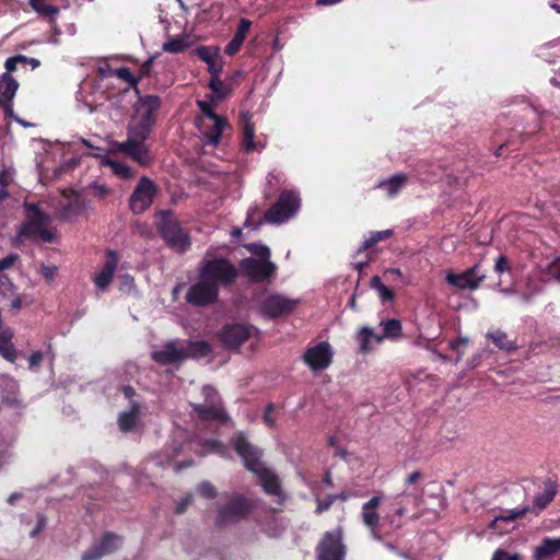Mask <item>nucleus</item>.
<instances>
[{
	"label": "nucleus",
	"mask_w": 560,
	"mask_h": 560,
	"mask_svg": "<svg viewBox=\"0 0 560 560\" xmlns=\"http://www.w3.org/2000/svg\"><path fill=\"white\" fill-rule=\"evenodd\" d=\"M232 444L242 458L245 468L258 477L265 492L277 497L279 500H283L284 495L278 477L260 460L262 456L261 450L249 443L243 433L236 434L232 440Z\"/></svg>",
	"instance_id": "f257e3e1"
},
{
	"label": "nucleus",
	"mask_w": 560,
	"mask_h": 560,
	"mask_svg": "<svg viewBox=\"0 0 560 560\" xmlns=\"http://www.w3.org/2000/svg\"><path fill=\"white\" fill-rule=\"evenodd\" d=\"M153 125L149 120L142 121L136 117L131 119L128 130V139L124 142H115L112 152H122L139 164H148L151 160L144 144Z\"/></svg>",
	"instance_id": "f03ea898"
},
{
	"label": "nucleus",
	"mask_w": 560,
	"mask_h": 560,
	"mask_svg": "<svg viewBox=\"0 0 560 560\" xmlns=\"http://www.w3.org/2000/svg\"><path fill=\"white\" fill-rule=\"evenodd\" d=\"M26 221L19 230V236L51 243L56 240V231L50 226L51 218L37 205L25 203Z\"/></svg>",
	"instance_id": "7ed1b4c3"
},
{
	"label": "nucleus",
	"mask_w": 560,
	"mask_h": 560,
	"mask_svg": "<svg viewBox=\"0 0 560 560\" xmlns=\"http://www.w3.org/2000/svg\"><path fill=\"white\" fill-rule=\"evenodd\" d=\"M246 248L257 257L245 258L241 262L243 272L254 281L269 279L276 271V265L270 261V249L262 244H248Z\"/></svg>",
	"instance_id": "20e7f679"
},
{
	"label": "nucleus",
	"mask_w": 560,
	"mask_h": 560,
	"mask_svg": "<svg viewBox=\"0 0 560 560\" xmlns=\"http://www.w3.org/2000/svg\"><path fill=\"white\" fill-rule=\"evenodd\" d=\"M421 479L422 475L420 471L409 474L405 480L402 492L394 498L396 509L393 514L386 516L394 529L401 527V523L396 518H400L406 513V501L412 500V502L417 503L422 497L423 488L418 485Z\"/></svg>",
	"instance_id": "39448f33"
},
{
	"label": "nucleus",
	"mask_w": 560,
	"mask_h": 560,
	"mask_svg": "<svg viewBox=\"0 0 560 560\" xmlns=\"http://www.w3.org/2000/svg\"><path fill=\"white\" fill-rule=\"evenodd\" d=\"M198 107L201 116L197 119L199 131L203 136L206 143L217 145L220 141L223 130L228 127L226 120L218 116L208 101H198Z\"/></svg>",
	"instance_id": "423d86ee"
},
{
	"label": "nucleus",
	"mask_w": 560,
	"mask_h": 560,
	"mask_svg": "<svg viewBox=\"0 0 560 560\" xmlns=\"http://www.w3.org/2000/svg\"><path fill=\"white\" fill-rule=\"evenodd\" d=\"M199 271L209 281L215 283L218 289L220 285L232 283L236 278L235 267L224 258H215L210 252H207Z\"/></svg>",
	"instance_id": "0eeeda50"
},
{
	"label": "nucleus",
	"mask_w": 560,
	"mask_h": 560,
	"mask_svg": "<svg viewBox=\"0 0 560 560\" xmlns=\"http://www.w3.org/2000/svg\"><path fill=\"white\" fill-rule=\"evenodd\" d=\"M301 199L296 191H283L278 201L265 213V220L271 224H281L296 214Z\"/></svg>",
	"instance_id": "6e6552de"
},
{
	"label": "nucleus",
	"mask_w": 560,
	"mask_h": 560,
	"mask_svg": "<svg viewBox=\"0 0 560 560\" xmlns=\"http://www.w3.org/2000/svg\"><path fill=\"white\" fill-rule=\"evenodd\" d=\"M159 232L166 244L178 253H184L190 245L188 234L167 213H163L158 223Z\"/></svg>",
	"instance_id": "1a4fd4ad"
},
{
	"label": "nucleus",
	"mask_w": 560,
	"mask_h": 560,
	"mask_svg": "<svg viewBox=\"0 0 560 560\" xmlns=\"http://www.w3.org/2000/svg\"><path fill=\"white\" fill-rule=\"evenodd\" d=\"M317 560H345L346 547L340 529L327 532L317 546Z\"/></svg>",
	"instance_id": "9d476101"
},
{
	"label": "nucleus",
	"mask_w": 560,
	"mask_h": 560,
	"mask_svg": "<svg viewBox=\"0 0 560 560\" xmlns=\"http://www.w3.org/2000/svg\"><path fill=\"white\" fill-rule=\"evenodd\" d=\"M218 290L215 283L209 281V279L205 278L203 273L199 271V280L189 288L186 300L188 303L196 306L208 305L217 300Z\"/></svg>",
	"instance_id": "9b49d317"
},
{
	"label": "nucleus",
	"mask_w": 560,
	"mask_h": 560,
	"mask_svg": "<svg viewBox=\"0 0 560 560\" xmlns=\"http://www.w3.org/2000/svg\"><path fill=\"white\" fill-rule=\"evenodd\" d=\"M334 357V350L327 341H322L316 345L310 346L304 354L303 362L312 371H322L327 369Z\"/></svg>",
	"instance_id": "f8f14e48"
},
{
	"label": "nucleus",
	"mask_w": 560,
	"mask_h": 560,
	"mask_svg": "<svg viewBox=\"0 0 560 560\" xmlns=\"http://www.w3.org/2000/svg\"><path fill=\"white\" fill-rule=\"evenodd\" d=\"M155 192L154 183L148 177H141L129 200L131 211L142 213L147 210L151 206Z\"/></svg>",
	"instance_id": "ddd939ff"
},
{
	"label": "nucleus",
	"mask_w": 560,
	"mask_h": 560,
	"mask_svg": "<svg viewBox=\"0 0 560 560\" xmlns=\"http://www.w3.org/2000/svg\"><path fill=\"white\" fill-rule=\"evenodd\" d=\"M202 394L205 396V402L192 405L194 410L199 415V417L205 420L225 419L217 390L211 386H205L202 388Z\"/></svg>",
	"instance_id": "4468645a"
},
{
	"label": "nucleus",
	"mask_w": 560,
	"mask_h": 560,
	"mask_svg": "<svg viewBox=\"0 0 560 560\" xmlns=\"http://www.w3.org/2000/svg\"><path fill=\"white\" fill-rule=\"evenodd\" d=\"M485 279L486 273L480 271V266L478 264L460 273L448 272L445 277L446 282L450 285L459 290L470 291L478 289Z\"/></svg>",
	"instance_id": "2eb2a0df"
},
{
	"label": "nucleus",
	"mask_w": 560,
	"mask_h": 560,
	"mask_svg": "<svg viewBox=\"0 0 560 560\" xmlns=\"http://www.w3.org/2000/svg\"><path fill=\"white\" fill-rule=\"evenodd\" d=\"M300 301L281 294H269L260 302L261 312L268 317H278L292 312Z\"/></svg>",
	"instance_id": "dca6fc26"
},
{
	"label": "nucleus",
	"mask_w": 560,
	"mask_h": 560,
	"mask_svg": "<svg viewBox=\"0 0 560 560\" xmlns=\"http://www.w3.org/2000/svg\"><path fill=\"white\" fill-rule=\"evenodd\" d=\"M253 509L252 501L241 497L233 495L228 499L226 503L219 512V522L231 523L246 516Z\"/></svg>",
	"instance_id": "f3484780"
},
{
	"label": "nucleus",
	"mask_w": 560,
	"mask_h": 560,
	"mask_svg": "<svg viewBox=\"0 0 560 560\" xmlns=\"http://www.w3.org/2000/svg\"><path fill=\"white\" fill-rule=\"evenodd\" d=\"M152 359L161 364L179 363L187 358V349L185 342L170 341L165 343L160 350L152 352Z\"/></svg>",
	"instance_id": "a211bd4d"
},
{
	"label": "nucleus",
	"mask_w": 560,
	"mask_h": 560,
	"mask_svg": "<svg viewBox=\"0 0 560 560\" xmlns=\"http://www.w3.org/2000/svg\"><path fill=\"white\" fill-rule=\"evenodd\" d=\"M381 503L380 497H373L362 506V522L369 528L374 539L381 540L383 535L382 524L380 516L376 512Z\"/></svg>",
	"instance_id": "6ab92c4d"
},
{
	"label": "nucleus",
	"mask_w": 560,
	"mask_h": 560,
	"mask_svg": "<svg viewBox=\"0 0 560 560\" xmlns=\"http://www.w3.org/2000/svg\"><path fill=\"white\" fill-rule=\"evenodd\" d=\"M255 329L244 324L228 325L221 332V339L226 348L236 349L249 339Z\"/></svg>",
	"instance_id": "aec40b11"
},
{
	"label": "nucleus",
	"mask_w": 560,
	"mask_h": 560,
	"mask_svg": "<svg viewBox=\"0 0 560 560\" xmlns=\"http://www.w3.org/2000/svg\"><path fill=\"white\" fill-rule=\"evenodd\" d=\"M19 89L18 81L9 73L0 75V104L3 106L5 115H13L12 101Z\"/></svg>",
	"instance_id": "412c9836"
},
{
	"label": "nucleus",
	"mask_w": 560,
	"mask_h": 560,
	"mask_svg": "<svg viewBox=\"0 0 560 560\" xmlns=\"http://www.w3.org/2000/svg\"><path fill=\"white\" fill-rule=\"evenodd\" d=\"M84 205L79 195L74 192L63 194L59 201V217L63 220L77 218L83 210Z\"/></svg>",
	"instance_id": "4be33fe9"
},
{
	"label": "nucleus",
	"mask_w": 560,
	"mask_h": 560,
	"mask_svg": "<svg viewBox=\"0 0 560 560\" xmlns=\"http://www.w3.org/2000/svg\"><path fill=\"white\" fill-rule=\"evenodd\" d=\"M120 545V538L114 534H106L90 551L82 555V560H98L104 555L115 551Z\"/></svg>",
	"instance_id": "5701e85b"
},
{
	"label": "nucleus",
	"mask_w": 560,
	"mask_h": 560,
	"mask_svg": "<svg viewBox=\"0 0 560 560\" xmlns=\"http://www.w3.org/2000/svg\"><path fill=\"white\" fill-rule=\"evenodd\" d=\"M161 105L160 98L155 95H147L139 98L133 117L154 125L155 115Z\"/></svg>",
	"instance_id": "b1692460"
},
{
	"label": "nucleus",
	"mask_w": 560,
	"mask_h": 560,
	"mask_svg": "<svg viewBox=\"0 0 560 560\" xmlns=\"http://www.w3.org/2000/svg\"><path fill=\"white\" fill-rule=\"evenodd\" d=\"M117 262L118 259L116 254L114 252H108L107 259L103 269L94 277V283L100 290L104 291L110 284L117 267Z\"/></svg>",
	"instance_id": "393cba45"
},
{
	"label": "nucleus",
	"mask_w": 560,
	"mask_h": 560,
	"mask_svg": "<svg viewBox=\"0 0 560 560\" xmlns=\"http://www.w3.org/2000/svg\"><path fill=\"white\" fill-rule=\"evenodd\" d=\"M196 55L208 65L211 75L220 74L223 68L219 57L218 47L201 46L196 49Z\"/></svg>",
	"instance_id": "a878e982"
},
{
	"label": "nucleus",
	"mask_w": 560,
	"mask_h": 560,
	"mask_svg": "<svg viewBox=\"0 0 560 560\" xmlns=\"http://www.w3.org/2000/svg\"><path fill=\"white\" fill-rule=\"evenodd\" d=\"M357 341L359 343V351L361 353H369L374 350L375 346L383 341L381 335L376 334L370 327H362L357 334Z\"/></svg>",
	"instance_id": "bb28decb"
},
{
	"label": "nucleus",
	"mask_w": 560,
	"mask_h": 560,
	"mask_svg": "<svg viewBox=\"0 0 560 560\" xmlns=\"http://www.w3.org/2000/svg\"><path fill=\"white\" fill-rule=\"evenodd\" d=\"M113 152L110 150L109 153H107V154H104V155L95 154V156H97L100 159L102 165L110 167L112 172L119 178H122V179L131 178L133 176L132 170L124 162H120V161L116 160L115 158H113L110 155Z\"/></svg>",
	"instance_id": "cd10ccee"
},
{
	"label": "nucleus",
	"mask_w": 560,
	"mask_h": 560,
	"mask_svg": "<svg viewBox=\"0 0 560 560\" xmlns=\"http://www.w3.org/2000/svg\"><path fill=\"white\" fill-rule=\"evenodd\" d=\"M195 44V38L190 34H182L176 37H170L163 46L162 50L170 54H179Z\"/></svg>",
	"instance_id": "c85d7f7f"
},
{
	"label": "nucleus",
	"mask_w": 560,
	"mask_h": 560,
	"mask_svg": "<svg viewBox=\"0 0 560 560\" xmlns=\"http://www.w3.org/2000/svg\"><path fill=\"white\" fill-rule=\"evenodd\" d=\"M254 125L250 122V117L243 116V141L242 145L246 152L260 151L264 143L254 140Z\"/></svg>",
	"instance_id": "c756f323"
},
{
	"label": "nucleus",
	"mask_w": 560,
	"mask_h": 560,
	"mask_svg": "<svg viewBox=\"0 0 560 560\" xmlns=\"http://www.w3.org/2000/svg\"><path fill=\"white\" fill-rule=\"evenodd\" d=\"M250 21L243 19L238 25L237 32L234 35V37L231 39V42L225 47V54L233 56L235 52L238 51L241 46L244 43V39L246 37V34L248 33L250 28Z\"/></svg>",
	"instance_id": "7c9ffc66"
},
{
	"label": "nucleus",
	"mask_w": 560,
	"mask_h": 560,
	"mask_svg": "<svg viewBox=\"0 0 560 560\" xmlns=\"http://www.w3.org/2000/svg\"><path fill=\"white\" fill-rule=\"evenodd\" d=\"M406 183V175L396 174L387 180L381 182L378 188L383 189L388 197L393 198L405 187Z\"/></svg>",
	"instance_id": "2f4dec72"
},
{
	"label": "nucleus",
	"mask_w": 560,
	"mask_h": 560,
	"mask_svg": "<svg viewBox=\"0 0 560 560\" xmlns=\"http://www.w3.org/2000/svg\"><path fill=\"white\" fill-rule=\"evenodd\" d=\"M209 88L211 89L212 94L210 95V101L208 103L211 105L224 100L230 92L229 88L220 79V74L211 75Z\"/></svg>",
	"instance_id": "473e14b6"
},
{
	"label": "nucleus",
	"mask_w": 560,
	"mask_h": 560,
	"mask_svg": "<svg viewBox=\"0 0 560 560\" xmlns=\"http://www.w3.org/2000/svg\"><path fill=\"white\" fill-rule=\"evenodd\" d=\"M139 406L132 402L130 409L119 415L118 424L121 431H130L135 425L139 416Z\"/></svg>",
	"instance_id": "72a5a7b5"
},
{
	"label": "nucleus",
	"mask_w": 560,
	"mask_h": 560,
	"mask_svg": "<svg viewBox=\"0 0 560 560\" xmlns=\"http://www.w3.org/2000/svg\"><path fill=\"white\" fill-rule=\"evenodd\" d=\"M555 495L556 486L552 481L548 480L544 483L542 491L535 495L534 505L542 510L553 500Z\"/></svg>",
	"instance_id": "f704fd0d"
},
{
	"label": "nucleus",
	"mask_w": 560,
	"mask_h": 560,
	"mask_svg": "<svg viewBox=\"0 0 560 560\" xmlns=\"http://www.w3.org/2000/svg\"><path fill=\"white\" fill-rule=\"evenodd\" d=\"M380 326L383 329V334L381 335L383 340H397L401 337L402 327L398 319L393 318L381 322Z\"/></svg>",
	"instance_id": "c9c22d12"
},
{
	"label": "nucleus",
	"mask_w": 560,
	"mask_h": 560,
	"mask_svg": "<svg viewBox=\"0 0 560 560\" xmlns=\"http://www.w3.org/2000/svg\"><path fill=\"white\" fill-rule=\"evenodd\" d=\"M560 549V537L552 539L546 538L541 541L540 546L535 549L534 556L536 559H545Z\"/></svg>",
	"instance_id": "e433bc0d"
},
{
	"label": "nucleus",
	"mask_w": 560,
	"mask_h": 560,
	"mask_svg": "<svg viewBox=\"0 0 560 560\" xmlns=\"http://www.w3.org/2000/svg\"><path fill=\"white\" fill-rule=\"evenodd\" d=\"M185 348L187 349V358L200 359L211 353V347L206 341L185 342Z\"/></svg>",
	"instance_id": "4c0bfd02"
},
{
	"label": "nucleus",
	"mask_w": 560,
	"mask_h": 560,
	"mask_svg": "<svg viewBox=\"0 0 560 560\" xmlns=\"http://www.w3.org/2000/svg\"><path fill=\"white\" fill-rule=\"evenodd\" d=\"M30 5L39 15L49 16L51 20L59 13V8L47 3L46 0H30Z\"/></svg>",
	"instance_id": "58836bf2"
},
{
	"label": "nucleus",
	"mask_w": 560,
	"mask_h": 560,
	"mask_svg": "<svg viewBox=\"0 0 560 560\" xmlns=\"http://www.w3.org/2000/svg\"><path fill=\"white\" fill-rule=\"evenodd\" d=\"M179 453V446L177 445H170L164 451V457L160 458L158 460V465H168L173 466L175 470H180L182 468L186 467L187 465L184 464H177L174 462V457Z\"/></svg>",
	"instance_id": "ea45409f"
},
{
	"label": "nucleus",
	"mask_w": 560,
	"mask_h": 560,
	"mask_svg": "<svg viewBox=\"0 0 560 560\" xmlns=\"http://www.w3.org/2000/svg\"><path fill=\"white\" fill-rule=\"evenodd\" d=\"M528 511V508H522V509H513L510 511H506L505 513L495 516L494 520L491 522L490 527L495 529V526L501 521L512 522L521 516H523Z\"/></svg>",
	"instance_id": "a19ab883"
},
{
	"label": "nucleus",
	"mask_w": 560,
	"mask_h": 560,
	"mask_svg": "<svg viewBox=\"0 0 560 560\" xmlns=\"http://www.w3.org/2000/svg\"><path fill=\"white\" fill-rule=\"evenodd\" d=\"M392 234H393L392 230L372 232L370 234V236L366 240H364V242L362 243L360 250H364V249L373 246L374 244L378 243L380 241L388 238L389 236H392Z\"/></svg>",
	"instance_id": "79ce46f5"
},
{
	"label": "nucleus",
	"mask_w": 560,
	"mask_h": 560,
	"mask_svg": "<svg viewBox=\"0 0 560 560\" xmlns=\"http://www.w3.org/2000/svg\"><path fill=\"white\" fill-rule=\"evenodd\" d=\"M215 453L220 456H225L228 454V448L219 441L217 440H209L206 441L203 444V455Z\"/></svg>",
	"instance_id": "37998d69"
},
{
	"label": "nucleus",
	"mask_w": 560,
	"mask_h": 560,
	"mask_svg": "<svg viewBox=\"0 0 560 560\" xmlns=\"http://www.w3.org/2000/svg\"><path fill=\"white\" fill-rule=\"evenodd\" d=\"M489 338L502 350H512L514 348L513 342L508 340V337L502 331H497L488 335Z\"/></svg>",
	"instance_id": "c03bdc74"
},
{
	"label": "nucleus",
	"mask_w": 560,
	"mask_h": 560,
	"mask_svg": "<svg viewBox=\"0 0 560 560\" xmlns=\"http://www.w3.org/2000/svg\"><path fill=\"white\" fill-rule=\"evenodd\" d=\"M372 287L378 292L380 298L383 301H392L394 298L393 292L382 283L378 277L372 279Z\"/></svg>",
	"instance_id": "a18cd8bd"
},
{
	"label": "nucleus",
	"mask_w": 560,
	"mask_h": 560,
	"mask_svg": "<svg viewBox=\"0 0 560 560\" xmlns=\"http://www.w3.org/2000/svg\"><path fill=\"white\" fill-rule=\"evenodd\" d=\"M16 288L8 276H0V293L3 296L11 298L15 294Z\"/></svg>",
	"instance_id": "49530a36"
},
{
	"label": "nucleus",
	"mask_w": 560,
	"mask_h": 560,
	"mask_svg": "<svg viewBox=\"0 0 560 560\" xmlns=\"http://www.w3.org/2000/svg\"><path fill=\"white\" fill-rule=\"evenodd\" d=\"M38 271L48 283H51L57 276L58 268L55 265H46L42 262Z\"/></svg>",
	"instance_id": "de8ad7c7"
},
{
	"label": "nucleus",
	"mask_w": 560,
	"mask_h": 560,
	"mask_svg": "<svg viewBox=\"0 0 560 560\" xmlns=\"http://www.w3.org/2000/svg\"><path fill=\"white\" fill-rule=\"evenodd\" d=\"M112 73L115 77H117L118 79L129 83L130 85L137 84V79L133 77V74L130 72V70L126 67L115 69V70H113Z\"/></svg>",
	"instance_id": "09e8293b"
},
{
	"label": "nucleus",
	"mask_w": 560,
	"mask_h": 560,
	"mask_svg": "<svg viewBox=\"0 0 560 560\" xmlns=\"http://www.w3.org/2000/svg\"><path fill=\"white\" fill-rule=\"evenodd\" d=\"M26 61H27V57L21 56V55L7 59L5 65H4L5 70H7L5 73L15 71L18 63H22V62H26Z\"/></svg>",
	"instance_id": "8fccbe9b"
},
{
	"label": "nucleus",
	"mask_w": 560,
	"mask_h": 560,
	"mask_svg": "<svg viewBox=\"0 0 560 560\" xmlns=\"http://www.w3.org/2000/svg\"><path fill=\"white\" fill-rule=\"evenodd\" d=\"M93 195L98 198H104L112 192V189L105 184L95 183L91 186Z\"/></svg>",
	"instance_id": "3c124183"
},
{
	"label": "nucleus",
	"mask_w": 560,
	"mask_h": 560,
	"mask_svg": "<svg viewBox=\"0 0 560 560\" xmlns=\"http://www.w3.org/2000/svg\"><path fill=\"white\" fill-rule=\"evenodd\" d=\"M548 276L560 281V257L553 259L547 267Z\"/></svg>",
	"instance_id": "603ef678"
},
{
	"label": "nucleus",
	"mask_w": 560,
	"mask_h": 560,
	"mask_svg": "<svg viewBox=\"0 0 560 560\" xmlns=\"http://www.w3.org/2000/svg\"><path fill=\"white\" fill-rule=\"evenodd\" d=\"M509 261L508 258L504 255H501L497 258L494 264V271L497 273H503L505 271H509Z\"/></svg>",
	"instance_id": "864d4df0"
},
{
	"label": "nucleus",
	"mask_w": 560,
	"mask_h": 560,
	"mask_svg": "<svg viewBox=\"0 0 560 560\" xmlns=\"http://www.w3.org/2000/svg\"><path fill=\"white\" fill-rule=\"evenodd\" d=\"M198 491L206 498H213L215 495V489L210 482H201L198 487Z\"/></svg>",
	"instance_id": "5fc2aeb1"
},
{
	"label": "nucleus",
	"mask_w": 560,
	"mask_h": 560,
	"mask_svg": "<svg viewBox=\"0 0 560 560\" xmlns=\"http://www.w3.org/2000/svg\"><path fill=\"white\" fill-rule=\"evenodd\" d=\"M336 495H329L325 500H317V508L316 513H323L324 511H327L331 504L335 502Z\"/></svg>",
	"instance_id": "6e6d98bb"
},
{
	"label": "nucleus",
	"mask_w": 560,
	"mask_h": 560,
	"mask_svg": "<svg viewBox=\"0 0 560 560\" xmlns=\"http://www.w3.org/2000/svg\"><path fill=\"white\" fill-rule=\"evenodd\" d=\"M492 560H518V556L516 553L511 555L502 549H498L494 551Z\"/></svg>",
	"instance_id": "4d7b16f0"
},
{
	"label": "nucleus",
	"mask_w": 560,
	"mask_h": 560,
	"mask_svg": "<svg viewBox=\"0 0 560 560\" xmlns=\"http://www.w3.org/2000/svg\"><path fill=\"white\" fill-rule=\"evenodd\" d=\"M16 260H18L16 254H10L7 257L2 258L0 260V271L11 268Z\"/></svg>",
	"instance_id": "13d9d810"
},
{
	"label": "nucleus",
	"mask_w": 560,
	"mask_h": 560,
	"mask_svg": "<svg viewBox=\"0 0 560 560\" xmlns=\"http://www.w3.org/2000/svg\"><path fill=\"white\" fill-rule=\"evenodd\" d=\"M273 411H275L273 406L269 405L267 407L266 411H265V415H264V421L270 428L275 427V424H276V420H275V418L272 416Z\"/></svg>",
	"instance_id": "bf43d9fd"
},
{
	"label": "nucleus",
	"mask_w": 560,
	"mask_h": 560,
	"mask_svg": "<svg viewBox=\"0 0 560 560\" xmlns=\"http://www.w3.org/2000/svg\"><path fill=\"white\" fill-rule=\"evenodd\" d=\"M1 354L9 361H13L15 358L14 349L12 345H0Z\"/></svg>",
	"instance_id": "052dcab7"
},
{
	"label": "nucleus",
	"mask_w": 560,
	"mask_h": 560,
	"mask_svg": "<svg viewBox=\"0 0 560 560\" xmlns=\"http://www.w3.org/2000/svg\"><path fill=\"white\" fill-rule=\"evenodd\" d=\"M12 331L10 329H4L1 331V335H0V345H11L10 341L12 339Z\"/></svg>",
	"instance_id": "680f3d73"
},
{
	"label": "nucleus",
	"mask_w": 560,
	"mask_h": 560,
	"mask_svg": "<svg viewBox=\"0 0 560 560\" xmlns=\"http://www.w3.org/2000/svg\"><path fill=\"white\" fill-rule=\"evenodd\" d=\"M43 361V354L40 352H34L30 359H28V362H30V366L31 368H35V366H38L40 364V362Z\"/></svg>",
	"instance_id": "e2e57ef3"
},
{
	"label": "nucleus",
	"mask_w": 560,
	"mask_h": 560,
	"mask_svg": "<svg viewBox=\"0 0 560 560\" xmlns=\"http://www.w3.org/2000/svg\"><path fill=\"white\" fill-rule=\"evenodd\" d=\"M12 298L13 300L11 302V308L19 311L23 305L25 296L14 294Z\"/></svg>",
	"instance_id": "0e129e2a"
},
{
	"label": "nucleus",
	"mask_w": 560,
	"mask_h": 560,
	"mask_svg": "<svg viewBox=\"0 0 560 560\" xmlns=\"http://www.w3.org/2000/svg\"><path fill=\"white\" fill-rule=\"evenodd\" d=\"M0 184L2 186L0 188V201H2L8 196V191L4 188V186L7 185V179H5V175L3 173H0Z\"/></svg>",
	"instance_id": "69168bd1"
},
{
	"label": "nucleus",
	"mask_w": 560,
	"mask_h": 560,
	"mask_svg": "<svg viewBox=\"0 0 560 560\" xmlns=\"http://www.w3.org/2000/svg\"><path fill=\"white\" fill-rule=\"evenodd\" d=\"M190 502H191V497H190V495L186 497V498H185V499H184V500H183V501L177 505L176 511H177L178 513H183V512L186 510V508L189 505V503H190Z\"/></svg>",
	"instance_id": "338daca9"
},
{
	"label": "nucleus",
	"mask_w": 560,
	"mask_h": 560,
	"mask_svg": "<svg viewBox=\"0 0 560 560\" xmlns=\"http://www.w3.org/2000/svg\"><path fill=\"white\" fill-rule=\"evenodd\" d=\"M466 346V341L465 340H462V339H458V340H454L451 342V347L452 349L456 350V351H459L462 348H464Z\"/></svg>",
	"instance_id": "774afa93"
}]
</instances>
